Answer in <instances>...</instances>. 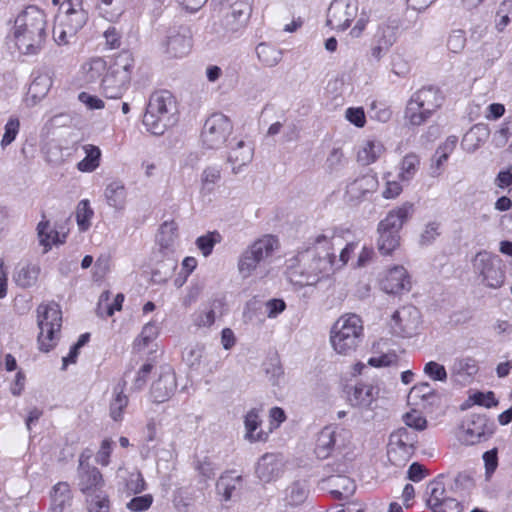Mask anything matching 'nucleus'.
Here are the masks:
<instances>
[{
    "mask_svg": "<svg viewBox=\"0 0 512 512\" xmlns=\"http://www.w3.org/2000/svg\"><path fill=\"white\" fill-rule=\"evenodd\" d=\"M233 131L231 120L222 113H214L209 116L202 128L201 142L206 149L216 150L221 148Z\"/></svg>",
    "mask_w": 512,
    "mask_h": 512,
    "instance_id": "9b49d317",
    "label": "nucleus"
},
{
    "mask_svg": "<svg viewBox=\"0 0 512 512\" xmlns=\"http://www.w3.org/2000/svg\"><path fill=\"white\" fill-rule=\"evenodd\" d=\"M178 121L175 97L168 90L152 93L143 116V124L153 135H163Z\"/></svg>",
    "mask_w": 512,
    "mask_h": 512,
    "instance_id": "7ed1b4c3",
    "label": "nucleus"
},
{
    "mask_svg": "<svg viewBox=\"0 0 512 512\" xmlns=\"http://www.w3.org/2000/svg\"><path fill=\"white\" fill-rule=\"evenodd\" d=\"M123 390V386L117 385L113 390V397L110 402V416L116 422L123 419L124 410L128 405V397Z\"/></svg>",
    "mask_w": 512,
    "mask_h": 512,
    "instance_id": "4c0bfd02",
    "label": "nucleus"
},
{
    "mask_svg": "<svg viewBox=\"0 0 512 512\" xmlns=\"http://www.w3.org/2000/svg\"><path fill=\"white\" fill-rule=\"evenodd\" d=\"M258 59L267 67L276 66L282 59L281 50L267 43H260L256 47Z\"/></svg>",
    "mask_w": 512,
    "mask_h": 512,
    "instance_id": "a19ab883",
    "label": "nucleus"
},
{
    "mask_svg": "<svg viewBox=\"0 0 512 512\" xmlns=\"http://www.w3.org/2000/svg\"><path fill=\"white\" fill-rule=\"evenodd\" d=\"M377 394L378 389L374 386L358 383L348 392V401L352 406L369 407Z\"/></svg>",
    "mask_w": 512,
    "mask_h": 512,
    "instance_id": "7c9ffc66",
    "label": "nucleus"
},
{
    "mask_svg": "<svg viewBox=\"0 0 512 512\" xmlns=\"http://www.w3.org/2000/svg\"><path fill=\"white\" fill-rule=\"evenodd\" d=\"M378 187V179L374 174H364L349 182L345 197L351 203H357L372 194Z\"/></svg>",
    "mask_w": 512,
    "mask_h": 512,
    "instance_id": "4be33fe9",
    "label": "nucleus"
},
{
    "mask_svg": "<svg viewBox=\"0 0 512 512\" xmlns=\"http://www.w3.org/2000/svg\"><path fill=\"white\" fill-rule=\"evenodd\" d=\"M110 297L111 293L109 291H104L101 293L96 308L98 316L111 317L115 313L110 302Z\"/></svg>",
    "mask_w": 512,
    "mask_h": 512,
    "instance_id": "69168bd1",
    "label": "nucleus"
},
{
    "mask_svg": "<svg viewBox=\"0 0 512 512\" xmlns=\"http://www.w3.org/2000/svg\"><path fill=\"white\" fill-rule=\"evenodd\" d=\"M478 372L476 361L471 357L455 358L450 367V378L455 384L466 385Z\"/></svg>",
    "mask_w": 512,
    "mask_h": 512,
    "instance_id": "393cba45",
    "label": "nucleus"
},
{
    "mask_svg": "<svg viewBox=\"0 0 512 512\" xmlns=\"http://www.w3.org/2000/svg\"><path fill=\"white\" fill-rule=\"evenodd\" d=\"M334 229L327 228L311 235L305 249L291 259L289 280L299 286H314L335 272Z\"/></svg>",
    "mask_w": 512,
    "mask_h": 512,
    "instance_id": "f257e3e1",
    "label": "nucleus"
},
{
    "mask_svg": "<svg viewBox=\"0 0 512 512\" xmlns=\"http://www.w3.org/2000/svg\"><path fill=\"white\" fill-rule=\"evenodd\" d=\"M466 45V35L461 29L453 30L447 39V48L453 53L461 52Z\"/></svg>",
    "mask_w": 512,
    "mask_h": 512,
    "instance_id": "680f3d73",
    "label": "nucleus"
},
{
    "mask_svg": "<svg viewBox=\"0 0 512 512\" xmlns=\"http://www.w3.org/2000/svg\"><path fill=\"white\" fill-rule=\"evenodd\" d=\"M52 86V79L47 74H41L32 81L28 89V95L36 103L44 98Z\"/></svg>",
    "mask_w": 512,
    "mask_h": 512,
    "instance_id": "ea45409f",
    "label": "nucleus"
},
{
    "mask_svg": "<svg viewBox=\"0 0 512 512\" xmlns=\"http://www.w3.org/2000/svg\"><path fill=\"white\" fill-rule=\"evenodd\" d=\"M385 148L379 140H366L357 152V160L362 165L374 163L384 152Z\"/></svg>",
    "mask_w": 512,
    "mask_h": 512,
    "instance_id": "c9c22d12",
    "label": "nucleus"
},
{
    "mask_svg": "<svg viewBox=\"0 0 512 512\" xmlns=\"http://www.w3.org/2000/svg\"><path fill=\"white\" fill-rule=\"evenodd\" d=\"M307 496L308 488L305 481H295L285 491V500L291 506L302 504Z\"/></svg>",
    "mask_w": 512,
    "mask_h": 512,
    "instance_id": "79ce46f5",
    "label": "nucleus"
},
{
    "mask_svg": "<svg viewBox=\"0 0 512 512\" xmlns=\"http://www.w3.org/2000/svg\"><path fill=\"white\" fill-rule=\"evenodd\" d=\"M357 13V0H333L328 8L326 23L331 29L345 30Z\"/></svg>",
    "mask_w": 512,
    "mask_h": 512,
    "instance_id": "4468645a",
    "label": "nucleus"
},
{
    "mask_svg": "<svg viewBox=\"0 0 512 512\" xmlns=\"http://www.w3.org/2000/svg\"><path fill=\"white\" fill-rule=\"evenodd\" d=\"M39 242L45 247L44 252H47L53 244L61 243L59 233L50 229L48 222H40L37 227Z\"/></svg>",
    "mask_w": 512,
    "mask_h": 512,
    "instance_id": "8fccbe9b",
    "label": "nucleus"
},
{
    "mask_svg": "<svg viewBox=\"0 0 512 512\" xmlns=\"http://www.w3.org/2000/svg\"><path fill=\"white\" fill-rule=\"evenodd\" d=\"M224 305L223 299L215 298L211 300L208 304L204 305L203 308L193 314L194 325L199 328L212 326L217 315L222 314Z\"/></svg>",
    "mask_w": 512,
    "mask_h": 512,
    "instance_id": "c756f323",
    "label": "nucleus"
},
{
    "mask_svg": "<svg viewBox=\"0 0 512 512\" xmlns=\"http://www.w3.org/2000/svg\"><path fill=\"white\" fill-rule=\"evenodd\" d=\"M403 419L408 427L414 428L415 430L422 431L427 427L426 418L416 410L406 413Z\"/></svg>",
    "mask_w": 512,
    "mask_h": 512,
    "instance_id": "0e129e2a",
    "label": "nucleus"
},
{
    "mask_svg": "<svg viewBox=\"0 0 512 512\" xmlns=\"http://www.w3.org/2000/svg\"><path fill=\"white\" fill-rule=\"evenodd\" d=\"M61 8L64 10V15L60 17L59 21L78 32L87 21V13L82 8V1L67 0Z\"/></svg>",
    "mask_w": 512,
    "mask_h": 512,
    "instance_id": "a878e982",
    "label": "nucleus"
},
{
    "mask_svg": "<svg viewBox=\"0 0 512 512\" xmlns=\"http://www.w3.org/2000/svg\"><path fill=\"white\" fill-rule=\"evenodd\" d=\"M413 204L405 202L388 212L378 224V250L383 255L391 254L400 244L399 232L413 214Z\"/></svg>",
    "mask_w": 512,
    "mask_h": 512,
    "instance_id": "39448f33",
    "label": "nucleus"
},
{
    "mask_svg": "<svg viewBox=\"0 0 512 512\" xmlns=\"http://www.w3.org/2000/svg\"><path fill=\"white\" fill-rule=\"evenodd\" d=\"M285 470L283 457L277 453H265L255 466V474L263 483H270L280 478Z\"/></svg>",
    "mask_w": 512,
    "mask_h": 512,
    "instance_id": "6ab92c4d",
    "label": "nucleus"
},
{
    "mask_svg": "<svg viewBox=\"0 0 512 512\" xmlns=\"http://www.w3.org/2000/svg\"><path fill=\"white\" fill-rule=\"evenodd\" d=\"M242 480L241 475L234 476L232 472L222 474L216 483L217 494L223 501H230L235 492L241 488Z\"/></svg>",
    "mask_w": 512,
    "mask_h": 512,
    "instance_id": "473e14b6",
    "label": "nucleus"
},
{
    "mask_svg": "<svg viewBox=\"0 0 512 512\" xmlns=\"http://www.w3.org/2000/svg\"><path fill=\"white\" fill-rule=\"evenodd\" d=\"M277 246V239L271 235H265L249 245L238 260V270L242 277H250L260 263L272 256Z\"/></svg>",
    "mask_w": 512,
    "mask_h": 512,
    "instance_id": "1a4fd4ad",
    "label": "nucleus"
},
{
    "mask_svg": "<svg viewBox=\"0 0 512 512\" xmlns=\"http://www.w3.org/2000/svg\"><path fill=\"white\" fill-rule=\"evenodd\" d=\"M277 246V239L271 235H265L249 245L238 260V270L242 277H250L260 263L272 256Z\"/></svg>",
    "mask_w": 512,
    "mask_h": 512,
    "instance_id": "6e6552de",
    "label": "nucleus"
},
{
    "mask_svg": "<svg viewBox=\"0 0 512 512\" xmlns=\"http://www.w3.org/2000/svg\"><path fill=\"white\" fill-rule=\"evenodd\" d=\"M419 164H420V160L417 155H415V154L406 155L401 162L400 173H399L400 179L403 181L411 180L414 177V175L416 174Z\"/></svg>",
    "mask_w": 512,
    "mask_h": 512,
    "instance_id": "603ef678",
    "label": "nucleus"
},
{
    "mask_svg": "<svg viewBox=\"0 0 512 512\" xmlns=\"http://www.w3.org/2000/svg\"><path fill=\"white\" fill-rule=\"evenodd\" d=\"M440 224L437 222H429L421 234L420 242L423 245L431 244L439 235Z\"/></svg>",
    "mask_w": 512,
    "mask_h": 512,
    "instance_id": "774afa93",
    "label": "nucleus"
},
{
    "mask_svg": "<svg viewBox=\"0 0 512 512\" xmlns=\"http://www.w3.org/2000/svg\"><path fill=\"white\" fill-rule=\"evenodd\" d=\"M13 34L22 53L35 55L41 51L46 40V16L36 6H29L14 21Z\"/></svg>",
    "mask_w": 512,
    "mask_h": 512,
    "instance_id": "f03ea898",
    "label": "nucleus"
},
{
    "mask_svg": "<svg viewBox=\"0 0 512 512\" xmlns=\"http://www.w3.org/2000/svg\"><path fill=\"white\" fill-rule=\"evenodd\" d=\"M349 433L341 428L327 426L318 434L315 454L319 459H326L334 451L345 445Z\"/></svg>",
    "mask_w": 512,
    "mask_h": 512,
    "instance_id": "2eb2a0df",
    "label": "nucleus"
},
{
    "mask_svg": "<svg viewBox=\"0 0 512 512\" xmlns=\"http://www.w3.org/2000/svg\"><path fill=\"white\" fill-rule=\"evenodd\" d=\"M364 337L363 322L353 313L342 315L333 324L330 342L333 349L341 355L354 353Z\"/></svg>",
    "mask_w": 512,
    "mask_h": 512,
    "instance_id": "20e7f679",
    "label": "nucleus"
},
{
    "mask_svg": "<svg viewBox=\"0 0 512 512\" xmlns=\"http://www.w3.org/2000/svg\"><path fill=\"white\" fill-rule=\"evenodd\" d=\"M104 481L102 474L96 467L82 466L79 470V488L86 496L102 491Z\"/></svg>",
    "mask_w": 512,
    "mask_h": 512,
    "instance_id": "c85d7f7f",
    "label": "nucleus"
},
{
    "mask_svg": "<svg viewBox=\"0 0 512 512\" xmlns=\"http://www.w3.org/2000/svg\"><path fill=\"white\" fill-rule=\"evenodd\" d=\"M192 30L190 26L182 25L170 31L167 38V53L173 57H183L192 47Z\"/></svg>",
    "mask_w": 512,
    "mask_h": 512,
    "instance_id": "412c9836",
    "label": "nucleus"
},
{
    "mask_svg": "<svg viewBox=\"0 0 512 512\" xmlns=\"http://www.w3.org/2000/svg\"><path fill=\"white\" fill-rule=\"evenodd\" d=\"M346 119L354 124L356 127H363L366 123V117L363 108L361 107H350L345 113Z\"/></svg>",
    "mask_w": 512,
    "mask_h": 512,
    "instance_id": "338daca9",
    "label": "nucleus"
},
{
    "mask_svg": "<svg viewBox=\"0 0 512 512\" xmlns=\"http://www.w3.org/2000/svg\"><path fill=\"white\" fill-rule=\"evenodd\" d=\"M177 388L175 373L169 368L163 371L151 386V397L156 403L167 401Z\"/></svg>",
    "mask_w": 512,
    "mask_h": 512,
    "instance_id": "b1692460",
    "label": "nucleus"
},
{
    "mask_svg": "<svg viewBox=\"0 0 512 512\" xmlns=\"http://www.w3.org/2000/svg\"><path fill=\"white\" fill-rule=\"evenodd\" d=\"M427 492L429 493L427 506L432 511H438L437 509L440 507L441 502L447 497L445 485L437 478L428 484Z\"/></svg>",
    "mask_w": 512,
    "mask_h": 512,
    "instance_id": "c03bdc74",
    "label": "nucleus"
},
{
    "mask_svg": "<svg viewBox=\"0 0 512 512\" xmlns=\"http://www.w3.org/2000/svg\"><path fill=\"white\" fill-rule=\"evenodd\" d=\"M444 95L440 88L424 86L412 94L405 109V119L410 125L425 123L443 104Z\"/></svg>",
    "mask_w": 512,
    "mask_h": 512,
    "instance_id": "423d86ee",
    "label": "nucleus"
},
{
    "mask_svg": "<svg viewBox=\"0 0 512 512\" xmlns=\"http://www.w3.org/2000/svg\"><path fill=\"white\" fill-rule=\"evenodd\" d=\"M195 470L204 481H207L214 478L217 468L208 457H204L196 460Z\"/></svg>",
    "mask_w": 512,
    "mask_h": 512,
    "instance_id": "052dcab7",
    "label": "nucleus"
},
{
    "mask_svg": "<svg viewBox=\"0 0 512 512\" xmlns=\"http://www.w3.org/2000/svg\"><path fill=\"white\" fill-rule=\"evenodd\" d=\"M473 268L490 288H499L504 283L505 274L501 268V261L486 251L475 255Z\"/></svg>",
    "mask_w": 512,
    "mask_h": 512,
    "instance_id": "ddd939ff",
    "label": "nucleus"
},
{
    "mask_svg": "<svg viewBox=\"0 0 512 512\" xmlns=\"http://www.w3.org/2000/svg\"><path fill=\"white\" fill-rule=\"evenodd\" d=\"M396 28L388 24H380L371 43V56L379 62L396 42Z\"/></svg>",
    "mask_w": 512,
    "mask_h": 512,
    "instance_id": "aec40b11",
    "label": "nucleus"
},
{
    "mask_svg": "<svg viewBox=\"0 0 512 512\" xmlns=\"http://www.w3.org/2000/svg\"><path fill=\"white\" fill-rule=\"evenodd\" d=\"M107 70L106 62L102 58H93L83 65L85 80L89 83L95 82L104 76V72Z\"/></svg>",
    "mask_w": 512,
    "mask_h": 512,
    "instance_id": "de8ad7c7",
    "label": "nucleus"
},
{
    "mask_svg": "<svg viewBox=\"0 0 512 512\" xmlns=\"http://www.w3.org/2000/svg\"><path fill=\"white\" fill-rule=\"evenodd\" d=\"M83 150L85 152V157L80 162H78V170L87 173L95 171L100 165V148L92 144H86L83 146Z\"/></svg>",
    "mask_w": 512,
    "mask_h": 512,
    "instance_id": "e433bc0d",
    "label": "nucleus"
},
{
    "mask_svg": "<svg viewBox=\"0 0 512 512\" xmlns=\"http://www.w3.org/2000/svg\"><path fill=\"white\" fill-rule=\"evenodd\" d=\"M244 425L246 430V440L250 442L267 440L268 433L260 429L261 419L259 416V411L256 408H253L247 412V414L244 417Z\"/></svg>",
    "mask_w": 512,
    "mask_h": 512,
    "instance_id": "2f4dec72",
    "label": "nucleus"
},
{
    "mask_svg": "<svg viewBox=\"0 0 512 512\" xmlns=\"http://www.w3.org/2000/svg\"><path fill=\"white\" fill-rule=\"evenodd\" d=\"M20 130V121L17 117H10L4 127V134L1 139V147L4 149L9 146L18 135Z\"/></svg>",
    "mask_w": 512,
    "mask_h": 512,
    "instance_id": "13d9d810",
    "label": "nucleus"
},
{
    "mask_svg": "<svg viewBox=\"0 0 512 512\" xmlns=\"http://www.w3.org/2000/svg\"><path fill=\"white\" fill-rule=\"evenodd\" d=\"M39 267L36 265H26L21 267L14 275V280L21 287H31L37 281Z\"/></svg>",
    "mask_w": 512,
    "mask_h": 512,
    "instance_id": "09e8293b",
    "label": "nucleus"
},
{
    "mask_svg": "<svg viewBox=\"0 0 512 512\" xmlns=\"http://www.w3.org/2000/svg\"><path fill=\"white\" fill-rule=\"evenodd\" d=\"M89 512H109L110 500L104 491L86 496Z\"/></svg>",
    "mask_w": 512,
    "mask_h": 512,
    "instance_id": "864d4df0",
    "label": "nucleus"
},
{
    "mask_svg": "<svg viewBox=\"0 0 512 512\" xmlns=\"http://www.w3.org/2000/svg\"><path fill=\"white\" fill-rule=\"evenodd\" d=\"M464 442L468 445L486 441L495 430V424L489 421L485 415L471 414L463 423Z\"/></svg>",
    "mask_w": 512,
    "mask_h": 512,
    "instance_id": "f3484780",
    "label": "nucleus"
},
{
    "mask_svg": "<svg viewBox=\"0 0 512 512\" xmlns=\"http://www.w3.org/2000/svg\"><path fill=\"white\" fill-rule=\"evenodd\" d=\"M37 324L39 349L49 352L60 338L62 313L59 305L55 302L40 304L37 308Z\"/></svg>",
    "mask_w": 512,
    "mask_h": 512,
    "instance_id": "0eeeda50",
    "label": "nucleus"
},
{
    "mask_svg": "<svg viewBox=\"0 0 512 512\" xmlns=\"http://www.w3.org/2000/svg\"><path fill=\"white\" fill-rule=\"evenodd\" d=\"M424 374L433 381L446 382L448 379V373L444 365L436 362L429 361L424 365Z\"/></svg>",
    "mask_w": 512,
    "mask_h": 512,
    "instance_id": "4d7b16f0",
    "label": "nucleus"
},
{
    "mask_svg": "<svg viewBox=\"0 0 512 512\" xmlns=\"http://www.w3.org/2000/svg\"><path fill=\"white\" fill-rule=\"evenodd\" d=\"M134 66V59L131 52L121 51L113 60L107 71L121 75L125 73L127 78L131 80V72Z\"/></svg>",
    "mask_w": 512,
    "mask_h": 512,
    "instance_id": "58836bf2",
    "label": "nucleus"
},
{
    "mask_svg": "<svg viewBox=\"0 0 512 512\" xmlns=\"http://www.w3.org/2000/svg\"><path fill=\"white\" fill-rule=\"evenodd\" d=\"M94 215L87 199L81 200L76 209V221L81 231H86L91 225V218Z\"/></svg>",
    "mask_w": 512,
    "mask_h": 512,
    "instance_id": "3c124183",
    "label": "nucleus"
},
{
    "mask_svg": "<svg viewBox=\"0 0 512 512\" xmlns=\"http://www.w3.org/2000/svg\"><path fill=\"white\" fill-rule=\"evenodd\" d=\"M420 324V312L413 305L396 310L391 317V328L396 335L411 337L417 332Z\"/></svg>",
    "mask_w": 512,
    "mask_h": 512,
    "instance_id": "a211bd4d",
    "label": "nucleus"
},
{
    "mask_svg": "<svg viewBox=\"0 0 512 512\" xmlns=\"http://www.w3.org/2000/svg\"><path fill=\"white\" fill-rule=\"evenodd\" d=\"M329 480L333 486L338 487L331 491L335 498H348L356 489L354 481L349 477L337 475L330 477Z\"/></svg>",
    "mask_w": 512,
    "mask_h": 512,
    "instance_id": "a18cd8bd",
    "label": "nucleus"
},
{
    "mask_svg": "<svg viewBox=\"0 0 512 512\" xmlns=\"http://www.w3.org/2000/svg\"><path fill=\"white\" fill-rule=\"evenodd\" d=\"M277 246V239L271 235H265L249 245L238 260V270L242 277H250L260 263L272 256Z\"/></svg>",
    "mask_w": 512,
    "mask_h": 512,
    "instance_id": "9d476101",
    "label": "nucleus"
},
{
    "mask_svg": "<svg viewBox=\"0 0 512 512\" xmlns=\"http://www.w3.org/2000/svg\"><path fill=\"white\" fill-rule=\"evenodd\" d=\"M130 80L125 73L121 75L106 71L101 80L102 94L108 99H119L128 89Z\"/></svg>",
    "mask_w": 512,
    "mask_h": 512,
    "instance_id": "bb28decb",
    "label": "nucleus"
},
{
    "mask_svg": "<svg viewBox=\"0 0 512 512\" xmlns=\"http://www.w3.org/2000/svg\"><path fill=\"white\" fill-rule=\"evenodd\" d=\"M221 180V167L212 165L206 167L201 174V193L210 194Z\"/></svg>",
    "mask_w": 512,
    "mask_h": 512,
    "instance_id": "49530a36",
    "label": "nucleus"
},
{
    "mask_svg": "<svg viewBox=\"0 0 512 512\" xmlns=\"http://www.w3.org/2000/svg\"><path fill=\"white\" fill-rule=\"evenodd\" d=\"M221 241V235L217 232H209L197 238L196 245L202 252L203 256H209L214 246Z\"/></svg>",
    "mask_w": 512,
    "mask_h": 512,
    "instance_id": "6e6d98bb",
    "label": "nucleus"
},
{
    "mask_svg": "<svg viewBox=\"0 0 512 512\" xmlns=\"http://www.w3.org/2000/svg\"><path fill=\"white\" fill-rule=\"evenodd\" d=\"M219 12L224 14L220 23L221 28L215 27L213 30L217 34L225 35L238 32L244 27L251 8L247 3L236 2L227 11L220 9Z\"/></svg>",
    "mask_w": 512,
    "mask_h": 512,
    "instance_id": "dca6fc26",
    "label": "nucleus"
},
{
    "mask_svg": "<svg viewBox=\"0 0 512 512\" xmlns=\"http://www.w3.org/2000/svg\"><path fill=\"white\" fill-rule=\"evenodd\" d=\"M254 156V146L250 142L239 140L230 148L227 162L232 166V172L237 174L242 167L248 165Z\"/></svg>",
    "mask_w": 512,
    "mask_h": 512,
    "instance_id": "cd10ccee",
    "label": "nucleus"
},
{
    "mask_svg": "<svg viewBox=\"0 0 512 512\" xmlns=\"http://www.w3.org/2000/svg\"><path fill=\"white\" fill-rule=\"evenodd\" d=\"M158 332V327L155 323H147L142 328L140 335L134 340V347L138 350L144 349L157 337Z\"/></svg>",
    "mask_w": 512,
    "mask_h": 512,
    "instance_id": "5fc2aeb1",
    "label": "nucleus"
},
{
    "mask_svg": "<svg viewBox=\"0 0 512 512\" xmlns=\"http://www.w3.org/2000/svg\"><path fill=\"white\" fill-rule=\"evenodd\" d=\"M411 394L415 398L427 402L428 405H438L440 403V394L428 382H421L416 384L411 389Z\"/></svg>",
    "mask_w": 512,
    "mask_h": 512,
    "instance_id": "37998d69",
    "label": "nucleus"
},
{
    "mask_svg": "<svg viewBox=\"0 0 512 512\" xmlns=\"http://www.w3.org/2000/svg\"><path fill=\"white\" fill-rule=\"evenodd\" d=\"M104 197L107 204L115 210H123L126 205L127 190L120 180L109 183L104 190Z\"/></svg>",
    "mask_w": 512,
    "mask_h": 512,
    "instance_id": "72a5a7b5",
    "label": "nucleus"
},
{
    "mask_svg": "<svg viewBox=\"0 0 512 512\" xmlns=\"http://www.w3.org/2000/svg\"><path fill=\"white\" fill-rule=\"evenodd\" d=\"M77 32L68 26L64 25L62 22H58L55 24L53 28V37L55 42L58 45H66L70 42L72 38L75 37Z\"/></svg>",
    "mask_w": 512,
    "mask_h": 512,
    "instance_id": "bf43d9fd",
    "label": "nucleus"
},
{
    "mask_svg": "<svg viewBox=\"0 0 512 512\" xmlns=\"http://www.w3.org/2000/svg\"><path fill=\"white\" fill-rule=\"evenodd\" d=\"M153 503V496L145 494L132 498L126 505L127 509L132 512H143L148 510Z\"/></svg>",
    "mask_w": 512,
    "mask_h": 512,
    "instance_id": "e2e57ef3",
    "label": "nucleus"
},
{
    "mask_svg": "<svg viewBox=\"0 0 512 512\" xmlns=\"http://www.w3.org/2000/svg\"><path fill=\"white\" fill-rule=\"evenodd\" d=\"M416 435L407 428H399L389 437L387 456L395 466H403L414 453Z\"/></svg>",
    "mask_w": 512,
    "mask_h": 512,
    "instance_id": "f8f14e48",
    "label": "nucleus"
},
{
    "mask_svg": "<svg viewBox=\"0 0 512 512\" xmlns=\"http://www.w3.org/2000/svg\"><path fill=\"white\" fill-rule=\"evenodd\" d=\"M381 287L383 291L388 294H398L403 291H409L411 282L406 269L403 266L391 268L381 280Z\"/></svg>",
    "mask_w": 512,
    "mask_h": 512,
    "instance_id": "5701e85b",
    "label": "nucleus"
},
{
    "mask_svg": "<svg viewBox=\"0 0 512 512\" xmlns=\"http://www.w3.org/2000/svg\"><path fill=\"white\" fill-rule=\"evenodd\" d=\"M72 495L70 487L66 482H59L52 488L51 491V511L52 512H66L70 507Z\"/></svg>",
    "mask_w": 512,
    "mask_h": 512,
    "instance_id": "f704fd0d",
    "label": "nucleus"
}]
</instances>
